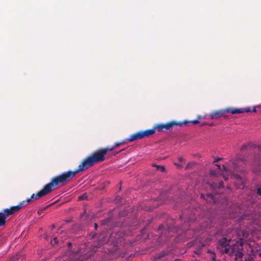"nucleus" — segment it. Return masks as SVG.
Instances as JSON below:
<instances>
[{"instance_id":"obj_5","label":"nucleus","mask_w":261,"mask_h":261,"mask_svg":"<svg viewBox=\"0 0 261 261\" xmlns=\"http://www.w3.org/2000/svg\"><path fill=\"white\" fill-rule=\"evenodd\" d=\"M24 202H20L17 205L12 206L9 208H5L0 212V226H4L9 216L14 214L23 207Z\"/></svg>"},{"instance_id":"obj_43","label":"nucleus","mask_w":261,"mask_h":261,"mask_svg":"<svg viewBox=\"0 0 261 261\" xmlns=\"http://www.w3.org/2000/svg\"><path fill=\"white\" fill-rule=\"evenodd\" d=\"M106 184L107 185H109V184H110V182L109 181H107V182H106Z\"/></svg>"},{"instance_id":"obj_9","label":"nucleus","mask_w":261,"mask_h":261,"mask_svg":"<svg viewBox=\"0 0 261 261\" xmlns=\"http://www.w3.org/2000/svg\"><path fill=\"white\" fill-rule=\"evenodd\" d=\"M49 194L47 192V190L45 188V187L41 190L37 194H33L31 197V198L27 199L26 200H23L21 201V202H24L23 204V207L25 206L27 204L31 202L32 200L34 199H37L39 198H41L42 197H43L47 194Z\"/></svg>"},{"instance_id":"obj_32","label":"nucleus","mask_w":261,"mask_h":261,"mask_svg":"<svg viewBox=\"0 0 261 261\" xmlns=\"http://www.w3.org/2000/svg\"><path fill=\"white\" fill-rule=\"evenodd\" d=\"M206 196H207V197H210L211 199H213L214 198V196L213 195L211 194H207Z\"/></svg>"},{"instance_id":"obj_38","label":"nucleus","mask_w":261,"mask_h":261,"mask_svg":"<svg viewBox=\"0 0 261 261\" xmlns=\"http://www.w3.org/2000/svg\"><path fill=\"white\" fill-rule=\"evenodd\" d=\"M223 168L225 171H228L227 168L224 165L223 166Z\"/></svg>"},{"instance_id":"obj_22","label":"nucleus","mask_w":261,"mask_h":261,"mask_svg":"<svg viewBox=\"0 0 261 261\" xmlns=\"http://www.w3.org/2000/svg\"><path fill=\"white\" fill-rule=\"evenodd\" d=\"M67 245L68 246V248L69 249V250L70 251V252L72 253H73L74 252H75L76 251H73L72 249H71V247L72 246V244L70 242H68L67 243Z\"/></svg>"},{"instance_id":"obj_20","label":"nucleus","mask_w":261,"mask_h":261,"mask_svg":"<svg viewBox=\"0 0 261 261\" xmlns=\"http://www.w3.org/2000/svg\"><path fill=\"white\" fill-rule=\"evenodd\" d=\"M244 242V239H242V238H240L239 239V240L237 241L236 242V245H239L240 246H241L242 248H243L242 247L243 246Z\"/></svg>"},{"instance_id":"obj_17","label":"nucleus","mask_w":261,"mask_h":261,"mask_svg":"<svg viewBox=\"0 0 261 261\" xmlns=\"http://www.w3.org/2000/svg\"><path fill=\"white\" fill-rule=\"evenodd\" d=\"M115 149V147L112 146V147H107L104 148H102V151L105 153V155L107 153L108 151H111Z\"/></svg>"},{"instance_id":"obj_34","label":"nucleus","mask_w":261,"mask_h":261,"mask_svg":"<svg viewBox=\"0 0 261 261\" xmlns=\"http://www.w3.org/2000/svg\"><path fill=\"white\" fill-rule=\"evenodd\" d=\"M178 168H181L182 166L180 164H174Z\"/></svg>"},{"instance_id":"obj_35","label":"nucleus","mask_w":261,"mask_h":261,"mask_svg":"<svg viewBox=\"0 0 261 261\" xmlns=\"http://www.w3.org/2000/svg\"><path fill=\"white\" fill-rule=\"evenodd\" d=\"M215 171L212 170L210 171V173L212 175H215Z\"/></svg>"},{"instance_id":"obj_28","label":"nucleus","mask_w":261,"mask_h":261,"mask_svg":"<svg viewBox=\"0 0 261 261\" xmlns=\"http://www.w3.org/2000/svg\"><path fill=\"white\" fill-rule=\"evenodd\" d=\"M249 233L247 231H243L242 236L244 238H247L248 237Z\"/></svg>"},{"instance_id":"obj_16","label":"nucleus","mask_w":261,"mask_h":261,"mask_svg":"<svg viewBox=\"0 0 261 261\" xmlns=\"http://www.w3.org/2000/svg\"><path fill=\"white\" fill-rule=\"evenodd\" d=\"M179 123H182V124H185V125H187L189 123H192L193 124H197L199 123V121L198 120H194L192 121H184L182 122L179 121Z\"/></svg>"},{"instance_id":"obj_26","label":"nucleus","mask_w":261,"mask_h":261,"mask_svg":"<svg viewBox=\"0 0 261 261\" xmlns=\"http://www.w3.org/2000/svg\"><path fill=\"white\" fill-rule=\"evenodd\" d=\"M249 146H250L249 144H247V145L244 144V145H242V146L241 147V150L243 151V150H245L246 149L248 148V147Z\"/></svg>"},{"instance_id":"obj_18","label":"nucleus","mask_w":261,"mask_h":261,"mask_svg":"<svg viewBox=\"0 0 261 261\" xmlns=\"http://www.w3.org/2000/svg\"><path fill=\"white\" fill-rule=\"evenodd\" d=\"M242 250H243V248H241V249L239 248L236 253V256L239 258H242L243 255Z\"/></svg>"},{"instance_id":"obj_30","label":"nucleus","mask_w":261,"mask_h":261,"mask_svg":"<svg viewBox=\"0 0 261 261\" xmlns=\"http://www.w3.org/2000/svg\"><path fill=\"white\" fill-rule=\"evenodd\" d=\"M86 198V196H85V195H81L80 196H79V200H83L84 199H85V198Z\"/></svg>"},{"instance_id":"obj_13","label":"nucleus","mask_w":261,"mask_h":261,"mask_svg":"<svg viewBox=\"0 0 261 261\" xmlns=\"http://www.w3.org/2000/svg\"><path fill=\"white\" fill-rule=\"evenodd\" d=\"M155 130H156V129L155 128V126L154 125L152 128L146 129L143 131H141L142 135L143 138L145 137H148L150 136L151 135H152L155 133Z\"/></svg>"},{"instance_id":"obj_45","label":"nucleus","mask_w":261,"mask_h":261,"mask_svg":"<svg viewBox=\"0 0 261 261\" xmlns=\"http://www.w3.org/2000/svg\"><path fill=\"white\" fill-rule=\"evenodd\" d=\"M224 179L226 180L227 179V177H226L225 176H224Z\"/></svg>"},{"instance_id":"obj_2","label":"nucleus","mask_w":261,"mask_h":261,"mask_svg":"<svg viewBox=\"0 0 261 261\" xmlns=\"http://www.w3.org/2000/svg\"><path fill=\"white\" fill-rule=\"evenodd\" d=\"M105 154L102 149L94 152L91 155L85 159L78 166L79 170L85 171L94 164L105 160Z\"/></svg>"},{"instance_id":"obj_6","label":"nucleus","mask_w":261,"mask_h":261,"mask_svg":"<svg viewBox=\"0 0 261 261\" xmlns=\"http://www.w3.org/2000/svg\"><path fill=\"white\" fill-rule=\"evenodd\" d=\"M254 154L252 159L251 166L252 171L256 174H259L261 172L260 167V147H254Z\"/></svg>"},{"instance_id":"obj_46","label":"nucleus","mask_w":261,"mask_h":261,"mask_svg":"<svg viewBox=\"0 0 261 261\" xmlns=\"http://www.w3.org/2000/svg\"><path fill=\"white\" fill-rule=\"evenodd\" d=\"M201 197H204V195L202 194V195H201Z\"/></svg>"},{"instance_id":"obj_33","label":"nucleus","mask_w":261,"mask_h":261,"mask_svg":"<svg viewBox=\"0 0 261 261\" xmlns=\"http://www.w3.org/2000/svg\"><path fill=\"white\" fill-rule=\"evenodd\" d=\"M178 160L180 162H182L184 161V159L181 156H180L178 158Z\"/></svg>"},{"instance_id":"obj_25","label":"nucleus","mask_w":261,"mask_h":261,"mask_svg":"<svg viewBox=\"0 0 261 261\" xmlns=\"http://www.w3.org/2000/svg\"><path fill=\"white\" fill-rule=\"evenodd\" d=\"M245 261H253V257L250 255H248L245 258Z\"/></svg>"},{"instance_id":"obj_41","label":"nucleus","mask_w":261,"mask_h":261,"mask_svg":"<svg viewBox=\"0 0 261 261\" xmlns=\"http://www.w3.org/2000/svg\"><path fill=\"white\" fill-rule=\"evenodd\" d=\"M42 210H40V211H38V213L39 214H41V213L42 212Z\"/></svg>"},{"instance_id":"obj_49","label":"nucleus","mask_w":261,"mask_h":261,"mask_svg":"<svg viewBox=\"0 0 261 261\" xmlns=\"http://www.w3.org/2000/svg\"><path fill=\"white\" fill-rule=\"evenodd\" d=\"M212 125H213V123H211V124H210V126H212Z\"/></svg>"},{"instance_id":"obj_37","label":"nucleus","mask_w":261,"mask_h":261,"mask_svg":"<svg viewBox=\"0 0 261 261\" xmlns=\"http://www.w3.org/2000/svg\"><path fill=\"white\" fill-rule=\"evenodd\" d=\"M97 227H98V225H97V223H94V228H95V229H97Z\"/></svg>"},{"instance_id":"obj_39","label":"nucleus","mask_w":261,"mask_h":261,"mask_svg":"<svg viewBox=\"0 0 261 261\" xmlns=\"http://www.w3.org/2000/svg\"><path fill=\"white\" fill-rule=\"evenodd\" d=\"M257 253L259 255V256H261V252H257Z\"/></svg>"},{"instance_id":"obj_40","label":"nucleus","mask_w":261,"mask_h":261,"mask_svg":"<svg viewBox=\"0 0 261 261\" xmlns=\"http://www.w3.org/2000/svg\"><path fill=\"white\" fill-rule=\"evenodd\" d=\"M256 109L255 108H253V110H252V112H256Z\"/></svg>"},{"instance_id":"obj_50","label":"nucleus","mask_w":261,"mask_h":261,"mask_svg":"<svg viewBox=\"0 0 261 261\" xmlns=\"http://www.w3.org/2000/svg\"><path fill=\"white\" fill-rule=\"evenodd\" d=\"M75 261H77V258H75Z\"/></svg>"},{"instance_id":"obj_14","label":"nucleus","mask_w":261,"mask_h":261,"mask_svg":"<svg viewBox=\"0 0 261 261\" xmlns=\"http://www.w3.org/2000/svg\"><path fill=\"white\" fill-rule=\"evenodd\" d=\"M224 249L221 251V252L223 253H233L234 251V246H229V247H224Z\"/></svg>"},{"instance_id":"obj_36","label":"nucleus","mask_w":261,"mask_h":261,"mask_svg":"<svg viewBox=\"0 0 261 261\" xmlns=\"http://www.w3.org/2000/svg\"><path fill=\"white\" fill-rule=\"evenodd\" d=\"M221 158H217V159H216L215 161H214V162H218L219 161L221 160Z\"/></svg>"},{"instance_id":"obj_10","label":"nucleus","mask_w":261,"mask_h":261,"mask_svg":"<svg viewBox=\"0 0 261 261\" xmlns=\"http://www.w3.org/2000/svg\"><path fill=\"white\" fill-rule=\"evenodd\" d=\"M232 177L235 179L234 183L238 188L243 189L244 187L246 179L245 177H241L238 174H233Z\"/></svg>"},{"instance_id":"obj_12","label":"nucleus","mask_w":261,"mask_h":261,"mask_svg":"<svg viewBox=\"0 0 261 261\" xmlns=\"http://www.w3.org/2000/svg\"><path fill=\"white\" fill-rule=\"evenodd\" d=\"M143 139L141 131L138 132L135 134H133L129 136L128 138H127L126 140L128 142H133L137 139Z\"/></svg>"},{"instance_id":"obj_15","label":"nucleus","mask_w":261,"mask_h":261,"mask_svg":"<svg viewBox=\"0 0 261 261\" xmlns=\"http://www.w3.org/2000/svg\"><path fill=\"white\" fill-rule=\"evenodd\" d=\"M167 254H168L167 251L163 250L162 252L155 254V257H154L155 259H160V258L166 256L167 255Z\"/></svg>"},{"instance_id":"obj_44","label":"nucleus","mask_w":261,"mask_h":261,"mask_svg":"<svg viewBox=\"0 0 261 261\" xmlns=\"http://www.w3.org/2000/svg\"><path fill=\"white\" fill-rule=\"evenodd\" d=\"M217 166L219 168H220V165H217Z\"/></svg>"},{"instance_id":"obj_3","label":"nucleus","mask_w":261,"mask_h":261,"mask_svg":"<svg viewBox=\"0 0 261 261\" xmlns=\"http://www.w3.org/2000/svg\"><path fill=\"white\" fill-rule=\"evenodd\" d=\"M250 112L249 108H228L226 109H221L219 110L213 111L209 115L211 119H218L221 117L227 118L228 114H242L244 112Z\"/></svg>"},{"instance_id":"obj_42","label":"nucleus","mask_w":261,"mask_h":261,"mask_svg":"<svg viewBox=\"0 0 261 261\" xmlns=\"http://www.w3.org/2000/svg\"><path fill=\"white\" fill-rule=\"evenodd\" d=\"M85 213H86V211H85L84 212V213L82 215V217H83L85 215Z\"/></svg>"},{"instance_id":"obj_7","label":"nucleus","mask_w":261,"mask_h":261,"mask_svg":"<svg viewBox=\"0 0 261 261\" xmlns=\"http://www.w3.org/2000/svg\"><path fill=\"white\" fill-rule=\"evenodd\" d=\"M246 164V160L243 158L237 157L234 160L229 161V167L230 169L229 170L231 171V169H233L236 171H240L241 170L240 167H243L244 165Z\"/></svg>"},{"instance_id":"obj_1","label":"nucleus","mask_w":261,"mask_h":261,"mask_svg":"<svg viewBox=\"0 0 261 261\" xmlns=\"http://www.w3.org/2000/svg\"><path fill=\"white\" fill-rule=\"evenodd\" d=\"M80 171L77 168V169L74 171H68L63 172L62 174L53 178L50 182L45 186V188L48 193H49L53 191L54 187L57 186L60 184L64 185L66 184L67 182L70 181L76 174Z\"/></svg>"},{"instance_id":"obj_24","label":"nucleus","mask_w":261,"mask_h":261,"mask_svg":"<svg viewBox=\"0 0 261 261\" xmlns=\"http://www.w3.org/2000/svg\"><path fill=\"white\" fill-rule=\"evenodd\" d=\"M104 244V242L103 241H101V240H99L97 243V245H95V247L98 248L99 247H100L101 246L103 245V244Z\"/></svg>"},{"instance_id":"obj_27","label":"nucleus","mask_w":261,"mask_h":261,"mask_svg":"<svg viewBox=\"0 0 261 261\" xmlns=\"http://www.w3.org/2000/svg\"><path fill=\"white\" fill-rule=\"evenodd\" d=\"M224 183L222 181L219 182V184L218 185V189H220L224 188Z\"/></svg>"},{"instance_id":"obj_4","label":"nucleus","mask_w":261,"mask_h":261,"mask_svg":"<svg viewBox=\"0 0 261 261\" xmlns=\"http://www.w3.org/2000/svg\"><path fill=\"white\" fill-rule=\"evenodd\" d=\"M24 202H20L17 205L12 206L9 208H5L0 212V226H4L9 216L14 214L23 207Z\"/></svg>"},{"instance_id":"obj_31","label":"nucleus","mask_w":261,"mask_h":261,"mask_svg":"<svg viewBox=\"0 0 261 261\" xmlns=\"http://www.w3.org/2000/svg\"><path fill=\"white\" fill-rule=\"evenodd\" d=\"M257 193L259 196H261V188H258L257 190Z\"/></svg>"},{"instance_id":"obj_47","label":"nucleus","mask_w":261,"mask_h":261,"mask_svg":"<svg viewBox=\"0 0 261 261\" xmlns=\"http://www.w3.org/2000/svg\"><path fill=\"white\" fill-rule=\"evenodd\" d=\"M162 227V226H159V229H161V227Z\"/></svg>"},{"instance_id":"obj_19","label":"nucleus","mask_w":261,"mask_h":261,"mask_svg":"<svg viewBox=\"0 0 261 261\" xmlns=\"http://www.w3.org/2000/svg\"><path fill=\"white\" fill-rule=\"evenodd\" d=\"M152 166L155 167L157 169L160 170L162 172H164L165 171V167L164 166L157 165L156 164H152Z\"/></svg>"},{"instance_id":"obj_29","label":"nucleus","mask_w":261,"mask_h":261,"mask_svg":"<svg viewBox=\"0 0 261 261\" xmlns=\"http://www.w3.org/2000/svg\"><path fill=\"white\" fill-rule=\"evenodd\" d=\"M123 143H124V142L116 143L115 144L114 146H113L115 147V148L116 147L120 146L121 145L123 144Z\"/></svg>"},{"instance_id":"obj_21","label":"nucleus","mask_w":261,"mask_h":261,"mask_svg":"<svg viewBox=\"0 0 261 261\" xmlns=\"http://www.w3.org/2000/svg\"><path fill=\"white\" fill-rule=\"evenodd\" d=\"M210 187L213 190H215L218 188V184L216 182H213L211 184Z\"/></svg>"},{"instance_id":"obj_8","label":"nucleus","mask_w":261,"mask_h":261,"mask_svg":"<svg viewBox=\"0 0 261 261\" xmlns=\"http://www.w3.org/2000/svg\"><path fill=\"white\" fill-rule=\"evenodd\" d=\"M182 125V123H179V122H177L175 121H172L169 122L166 124H155V128L156 129V131L158 132H160L163 131L164 130H169L172 128L174 126H181Z\"/></svg>"},{"instance_id":"obj_23","label":"nucleus","mask_w":261,"mask_h":261,"mask_svg":"<svg viewBox=\"0 0 261 261\" xmlns=\"http://www.w3.org/2000/svg\"><path fill=\"white\" fill-rule=\"evenodd\" d=\"M51 244L53 245L58 244V239L57 237H55L53 240H51L50 242Z\"/></svg>"},{"instance_id":"obj_11","label":"nucleus","mask_w":261,"mask_h":261,"mask_svg":"<svg viewBox=\"0 0 261 261\" xmlns=\"http://www.w3.org/2000/svg\"><path fill=\"white\" fill-rule=\"evenodd\" d=\"M231 241V239H227L226 237H223L222 239L219 240L218 241V248H219L220 247H228L229 246V244Z\"/></svg>"},{"instance_id":"obj_48","label":"nucleus","mask_w":261,"mask_h":261,"mask_svg":"<svg viewBox=\"0 0 261 261\" xmlns=\"http://www.w3.org/2000/svg\"><path fill=\"white\" fill-rule=\"evenodd\" d=\"M52 227H53V228H55V225H53L52 226Z\"/></svg>"}]
</instances>
